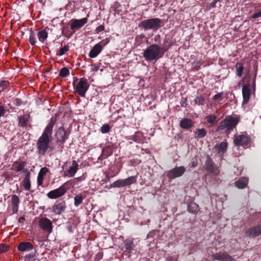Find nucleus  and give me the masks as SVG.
I'll use <instances>...</instances> for the list:
<instances>
[{"mask_svg": "<svg viewBox=\"0 0 261 261\" xmlns=\"http://www.w3.org/2000/svg\"><path fill=\"white\" fill-rule=\"evenodd\" d=\"M55 121V119L51 118L41 136L37 141V153L40 156L44 155L48 150L51 149L50 143L52 140L53 128Z\"/></svg>", "mask_w": 261, "mask_h": 261, "instance_id": "f257e3e1", "label": "nucleus"}, {"mask_svg": "<svg viewBox=\"0 0 261 261\" xmlns=\"http://www.w3.org/2000/svg\"><path fill=\"white\" fill-rule=\"evenodd\" d=\"M170 47V45L161 47L156 44H153L144 50L143 56L148 62H156L163 57L164 52L167 51Z\"/></svg>", "mask_w": 261, "mask_h": 261, "instance_id": "f03ea898", "label": "nucleus"}, {"mask_svg": "<svg viewBox=\"0 0 261 261\" xmlns=\"http://www.w3.org/2000/svg\"><path fill=\"white\" fill-rule=\"evenodd\" d=\"M73 86L75 92L80 96L85 97L86 93L88 90L90 85L87 80L81 78L79 80L77 77H73Z\"/></svg>", "mask_w": 261, "mask_h": 261, "instance_id": "7ed1b4c3", "label": "nucleus"}, {"mask_svg": "<svg viewBox=\"0 0 261 261\" xmlns=\"http://www.w3.org/2000/svg\"><path fill=\"white\" fill-rule=\"evenodd\" d=\"M239 120L240 119L238 117L227 116L220 122L217 130H223L225 128L227 131L231 130L236 126Z\"/></svg>", "mask_w": 261, "mask_h": 261, "instance_id": "20e7f679", "label": "nucleus"}, {"mask_svg": "<svg viewBox=\"0 0 261 261\" xmlns=\"http://www.w3.org/2000/svg\"><path fill=\"white\" fill-rule=\"evenodd\" d=\"M162 20L158 18H153L145 19L141 21L139 27L143 28L145 30H153L156 31L161 27Z\"/></svg>", "mask_w": 261, "mask_h": 261, "instance_id": "39448f33", "label": "nucleus"}, {"mask_svg": "<svg viewBox=\"0 0 261 261\" xmlns=\"http://www.w3.org/2000/svg\"><path fill=\"white\" fill-rule=\"evenodd\" d=\"M137 181L136 176H132L124 179H118L111 185V188H121L130 186Z\"/></svg>", "mask_w": 261, "mask_h": 261, "instance_id": "423d86ee", "label": "nucleus"}, {"mask_svg": "<svg viewBox=\"0 0 261 261\" xmlns=\"http://www.w3.org/2000/svg\"><path fill=\"white\" fill-rule=\"evenodd\" d=\"M55 136L56 139L57 143L61 147V148H63L64 143L68 138V134H67L64 127H59L56 133Z\"/></svg>", "mask_w": 261, "mask_h": 261, "instance_id": "0eeeda50", "label": "nucleus"}, {"mask_svg": "<svg viewBox=\"0 0 261 261\" xmlns=\"http://www.w3.org/2000/svg\"><path fill=\"white\" fill-rule=\"evenodd\" d=\"M67 183L62 185L59 188L49 191L47 194V197L50 199H56L63 196L67 192Z\"/></svg>", "mask_w": 261, "mask_h": 261, "instance_id": "6e6552de", "label": "nucleus"}, {"mask_svg": "<svg viewBox=\"0 0 261 261\" xmlns=\"http://www.w3.org/2000/svg\"><path fill=\"white\" fill-rule=\"evenodd\" d=\"M204 168L205 170L210 174L218 175L219 174L218 168L215 167V165L212 159L208 156L205 163Z\"/></svg>", "mask_w": 261, "mask_h": 261, "instance_id": "1a4fd4ad", "label": "nucleus"}, {"mask_svg": "<svg viewBox=\"0 0 261 261\" xmlns=\"http://www.w3.org/2000/svg\"><path fill=\"white\" fill-rule=\"evenodd\" d=\"M185 171L186 168L184 166H176L167 172V176L169 179H174L181 176Z\"/></svg>", "mask_w": 261, "mask_h": 261, "instance_id": "9d476101", "label": "nucleus"}, {"mask_svg": "<svg viewBox=\"0 0 261 261\" xmlns=\"http://www.w3.org/2000/svg\"><path fill=\"white\" fill-rule=\"evenodd\" d=\"M40 227L44 231L50 233L53 231L51 221L47 218H41L39 221Z\"/></svg>", "mask_w": 261, "mask_h": 261, "instance_id": "9b49d317", "label": "nucleus"}, {"mask_svg": "<svg viewBox=\"0 0 261 261\" xmlns=\"http://www.w3.org/2000/svg\"><path fill=\"white\" fill-rule=\"evenodd\" d=\"M212 257L214 260L219 261H236L234 258L226 252H219L214 254Z\"/></svg>", "mask_w": 261, "mask_h": 261, "instance_id": "f8f14e48", "label": "nucleus"}, {"mask_svg": "<svg viewBox=\"0 0 261 261\" xmlns=\"http://www.w3.org/2000/svg\"><path fill=\"white\" fill-rule=\"evenodd\" d=\"M114 151V145L113 144L108 143L102 149L101 154L98 158V160H102L108 158L111 155Z\"/></svg>", "mask_w": 261, "mask_h": 261, "instance_id": "ddd939ff", "label": "nucleus"}, {"mask_svg": "<svg viewBox=\"0 0 261 261\" xmlns=\"http://www.w3.org/2000/svg\"><path fill=\"white\" fill-rule=\"evenodd\" d=\"M245 233L247 237L250 238H255L261 235V224L248 229Z\"/></svg>", "mask_w": 261, "mask_h": 261, "instance_id": "4468645a", "label": "nucleus"}, {"mask_svg": "<svg viewBox=\"0 0 261 261\" xmlns=\"http://www.w3.org/2000/svg\"><path fill=\"white\" fill-rule=\"evenodd\" d=\"M25 166L26 162L19 159L13 163L11 169L12 170H14L16 172L22 171L23 175L24 171L28 170V169L25 168Z\"/></svg>", "mask_w": 261, "mask_h": 261, "instance_id": "2eb2a0df", "label": "nucleus"}, {"mask_svg": "<svg viewBox=\"0 0 261 261\" xmlns=\"http://www.w3.org/2000/svg\"><path fill=\"white\" fill-rule=\"evenodd\" d=\"M88 19L86 17L81 19H72L71 21V29L73 30V33H74L75 29H79L83 27L87 22Z\"/></svg>", "mask_w": 261, "mask_h": 261, "instance_id": "dca6fc26", "label": "nucleus"}, {"mask_svg": "<svg viewBox=\"0 0 261 261\" xmlns=\"http://www.w3.org/2000/svg\"><path fill=\"white\" fill-rule=\"evenodd\" d=\"M31 116L29 114H24L18 117V125L22 127H32L31 124Z\"/></svg>", "mask_w": 261, "mask_h": 261, "instance_id": "f3484780", "label": "nucleus"}, {"mask_svg": "<svg viewBox=\"0 0 261 261\" xmlns=\"http://www.w3.org/2000/svg\"><path fill=\"white\" fill-rule=\"evenodd\" d=\"M66 208L65 201L57 202L52 207V211L56 215H60L64 212Z\"/></svg>", "mask_w": 261, "mask_h": 261, "instance_id": "a211bd4d", "label": "nucleus"}, {"mask_svg": "<svg viewBox=\"0 0 261 261\" xmlns=\"http://www.w3.org/2000/svg\"><path fill=\"white\" fill-rule=\"evenodd\" d=\"M250 142V138L244 135H239L234 140V142L238 146H246Z\"/></svg>", "mask_w": 261, "mask_h": 261, "instance_id": "6ab92c4d", "label": "nucleus"}, {"mask_svg": "<svg viewBox=\"0 0 261 261\" xmlns=\"http://www.w3.org/2000/svg\"><path fill=\"white\" fill-rule=\"evenodd\" d=\"M23 175L24 177L22 181V184L25 190L30 191L31 187V184L30 180L31 173L29 170H24Z\"/></svg>", "mask_w": 261, "mask_h": 261, "instance_id": "aec40b11", "label": "nucleus"}, {"mask_svg": "<svg viewBox=\"0 0 261 261\" xmlns=\"http://www.w3.org/2000/svg\"><path fill=\"white\" fill-rule=\"evenodd\" d=\"M102 42L96 44L89 53V57L91 58H96L101 51L103 46L101 43Z\"/></svg>", "mask_w": 261, "mask_h": 261, "instance_id": "412c9836", "label": "nucleus"}, {"mask_svg": "<svg viewBox=\"0 0 261 261\" xmlns=\"http://www.w3.org/2000/svg\"><path fill=\"white\" fill-rule=\"evenodd\" d=\"M250 84L249 83L245 85L242 88V93L243 97V103L247 104L250 99V92L249 87Z\"/></svg>", "mask_w": 261, "mask_h": 261, "instance_id": "4be33fe9", "label": "nucleus"}, {"mask_svg": "<svg viewBox=\"0 0 261 261\" xmlns=\"http://www.w3.org/2000/svg\"><path fill=\"white\" fill-rule=\"evenodd\" d=\"M17 249L20 251H29L34 249V245L30 242H22L18 245Z\"/></svg>", "mask_w": 261, "mask_h": 261, "instance_id": "5701e85b", "label": "nucleus"}, {"mask_svg": "<svg viewBox=\"0 0 261 261\" xmlns=\"http://www.w3.org/2000/svg\"><path fill=\"white\" fill-rule=\"evenodd\" d=\"M214 148L218 154L223 155L225 153L227 148V143L226 142H222L219 144H216Z\"/></svg>", "mask_w": 261, "mask_h": 261, "instance_id": "b1692460", "label": "nucleus"}, {"mask_svg": "<svg viewBox=\"0 0 261 261\" xmlns=\"http://www.w3.org/2000/svg\"><path fill=\"white\" fill-rule=\"evenodd\" d=\"M194 125V122L190 119L184 118L180 121L179 126L185 129L191 128Z\"/></svg>", "mask_w": 261, "mask_h": 261, "instance_id": "393cba45", "label": "nucleus"}, {"mask_svg": "<svg viewBox=\"0 0 261 261\" xmlns=\"http://www.w3.org/2000/svg\"><path fill=\"white\" fill-rule=\"evenodd\" d=\"M49 29L46 27L44 29L40 30L37 33V37L40 42L43 43L48 37V31Z\"/></svg>", "mask_w": 261, "mask_h": 261, "instance_id": "a878e982", "label": "nucleus"}, {"mask_svg": "<svg viewBox=\"0 0 261 261\" xmlns=\"http://www.w3.org/2000/svg\"><path fill=\"white\" fill-rule=\"evenodd\" d=\"M79 165L75 161H72V165L69 169L65 172L66 176L69 175L70 177L73 176L78 170Z\"/></svg>", "mask_w": 261, "mask_h": 261, "instance_id": "bb28decb", "label": "nucleus"}, {"mask_svg": "<svg viewBox=\"0 0 261 261\" xmlns=\"http://www.w3.org/2000/svg\"><path fill=\"white\" fill-rule=\"evenodd\" d=\"M19 199L16 195H13L11 198V203L12 205V212L13 214L17 213L19 203Z\"/></svg>", "mask_w": 261, "mask_h": 261, "instance_id": "cd10ccee", "label": "nucleus"}, {"mask_svg": "<svg viewBox=\"0 0 261 261\" xmlns=\"http://www.w3.org/2000/svg\"><path fill=\"white\" fill-rule=\"evenodd\" d=\"M133 246L134 245L133 241L130 240H126L124 242V246L123 247L124 252L130 255V253H132Z\"/></svg>", "mask_w": 261, "mask_h": 261, "instance_id": "c85d7f7f", "label": "nucleus"}, {"mask_svg": "<svg viewBox=\"0 0 261 261\" xmlns=\"http://www.w3.org/2000/svg\"><path fill=\"white\" fill-rule=\"evenodd\" d=\"M207 132L205 128L197 129L194 133V138L195 139H202L206 136Z\"/></svg>", "mask_w": 261, "mask_h": 261, "instance_id": "c756f323", "label": "nucleus"}, {"mask_svg": "<svg viewBox=\"0 0 261 261\" xmlns=\"http://www.w3.org/2000/svg\"><path fill=\"white\" fill-rule=\"evenodd\" d=\"M248 184V180L246 178L241 179L234 182L235 186L239 189H244Z\"/></svg>", "mask_w": 261, "mask_h": 261, "instance_id": "7c9ffc66", "label": "nucleus"}, {"mask_svg": "<svg viewBox=\"0 0 261 261\" xmlns=\"http://www.w3.org/2000/svg\"><path fill=\"white\" fill-rule=\"evenodd\" d=\"M235 67L236 68V74L237 76L238 77H241L244 70L243 64L242 63L237 62Z\"/></svg>", "mask_w": 261, "mask_h": 261, "instance_id": "2f4dec72", "label": "nucleus"}, {"mask_svg": "<svg viewBox=\"0 0 261 261\" xmlns=\"http://www.w3.org/2000/svg\"><path fill=\"white\" fill-rule=\"evenodd\" d=\"M205 119L207 122L211 125H214L218 122V116L216 115H208L206 116Z\"/></svg>", "mask_w": 261, "mask_h": 261, "instance_id": "473e14b6", "label": "nucleus"}, {"mask_svg": "<svg viewBox=\"0 0 261 261\" xmlns=\"http://www.w3.org/2000/svg\"><path fill=\"white\" fill-rule=\"evenodd\" d=\"M135 137V142L137 143H142L144 141L143 134L139 131L135 132L134 134Z\"/></svg>", "mask_w": 261, "mask_h": 261, "instance_id": "72a5a7b5", "label": "nucleus"}, {"mask_svg": "<svg viewBox=\"0 0 261 261\" xmlns=\"http://www.w3.org/2000/svg\"><path fill=\"white\" fill-rule=\"evenodd\" d=\"M194 105L203 106L205 103V99L201 95H197L194 100Z\"/></svg>", "mask_w": 261, "mask_h": 261, "instance_id": "f704fd0d", "label": "nucleus"}, {"mask_svg": "<svg viewBox=\"0 0 261 261\" xmlns=\"http://www.w3.org/2000/svg\"><path fill=\"white\" fill-rule=\"evenodd\" d=\"M36 34L34 31L31 29L30 30L29 42L31 45L34 46L36 43Z\"/></svg>", "mask_w": 261, "mask_h": 261, "instance_id": "c9c22d12", "label": "nucleus"}, {"mask_svg": "<svg viewBox=\"0 0 261 261\" xmlns=\"http://www.w3.org/2000/svg\"><path fill=\"white\" fill-rule=\"evenodd\" d=\"M188 211L192 213H196L199 210L198 205L195 203H192L188 206Z\"/></svg>", "mask_w": 261, "mask_h": 261, "instance_id": "e433bc0d", "label": "nucleus"}, {"mask_svg": "<svg viewBox=\"0 0 261 261\" xmlns=\"http://www.w3.org/2000/svg\"><path fill=\"white\" fill-rule=\"evenodd\" d=\"M83 197L81 194H78L75 195L74 198V204L75 206H78L80 205L83 202Z\"/></svg>", "mask_w": 261, "mask_h": 261, "instance_id": "4c0bfd02", "label": "nucleus"}, {"mask_svg": "<svg viewBox=\"0 0 261 261\" xmlns=\"http://www.w3.org/2000/svg\"><path fill=\"white\" fill-rule=\"evenodd\" d=\"M69 73V69L67 67H63L60 70L59 76L61 77H65L68 76Z\"/></svg>", "mask_w": 261, "mask_h": 261, "instance_id": "58836bf2", "label": "nucleus"}, {"mask_svg": "<svg viewBox=\"0 0 261 261\" xmlns=\"http://www.w3.org/2000/svg\"><path fill=\"white\" fill-rule=\"evenodd\" d=\"M10 85V83L8 81H2L0 82V94L7 89Z\"/></svg>", "mask_w": 261, "mask_h": 261, "instance_id": "ea45409f", "label": "nucleus"}, {"mask_svg": "<svg viewBox=\"0 0 261 261\" xmlns=\"http://www.w3.org/2000/svg\"><path fill=\"white\" fill-rule=\"evenodd\" d=\"M69 49V47L68 45H66L64 47H61L59 51L57 54L58 56H61L65 54V53L67 52Z\"/></svg>", "mask_w": 261, "mask_h": 261, "instance_id": "a19ab883", "label": "nucleus"}, {"mask_svg": "<svg viewBox=\"0 0 261 261\" xmlns=\"http://www.w3.org/2000/svg\"><path fill=\"white\" fill-rule=\"evenodd\" d=\"M121 5L118 2H115L113 6L111 7V9L115 12L119 13L121 10L120 9Z\"/></svg>", "mask_w": 261, "mask_h": 261, "instance_id": "79ce46f5", "label": "nucleus"}, {"mask_svg": "<svg viewBox=\"0 0 261 261\" xmlns=\"http://www.w3.org/2000/svg\"><path fill=\"white\" fill-rule=\"evenodd\" d=\"M111 130V126L108 124H103L101 127V132L102 134L108 133Z\"/></svg>", "mask_w": 261, "mask_h": 261, "instance_id": "37998d69", "label": "nucleus"}, {"mask_svg": "<svg viewBox=\"0 0 261 261\" xmlns=\"http://www.w3.org/2000/svg\"><path fill=\"white\" fill-rule=\"evenodd\" d=\"M218 2H221V0H213V1L206 8L207 11L210 10L211 9L215 8L216 7V4Z\"/></svg>", "mask_w": 261, "mask_h": 261, "instance_id": "c03bdc74", "label": "nucleus"}, {"mask_svg": "<svg viewBox=\"0 0 261 261\" xmlns=\"http://www.w3.org/2000/svg\"><path fill=\"white\" fill-rule=\"evenodd\" d=\"M48 171V169L46 167H43L40 170L38 176L44 177Z\"/></svg>", "mask_w": 261, "mask_h": 261, "instance_id": "a18cd8bd", "label": "nucleus"}, {"mask_svg": "<svg viewBox=\"0 0 261 261\" xmlns=\"http://www.w3.org/2000/svg\"><path fill=\"white\" fill-rule=\"evenodd\" d=\"M180 104L182 107H188V103H187V98L182 97L180 99Z\"/></svg>", "mask_w": 261, "mask_h": 261, "instance_id": "49530a36", "label": "nucleus"}, {"mask_svg": "<svg viewBox=\"0 0 261 261\" xmlns=\"http://www.w3.org/2000/svg\"><path fill=\"white\" fill-rule=\"evenodd\" d=\"M103 252L102 251H99L95 256V260L99 261L103 257Z\"/></svg>", "mask_w": 261, "mask_h": 261, "instance_id": "de8ad7c7", "label": "nucleus"}, {"mask_svg": "<svg viewBox=\"0 0 261 261\" xmlns=\"http://www.w3.org/2000/svg\"><path fill=\"white\" fill-rule=\"evenodd\" d=\"M8 250V246L4 244H0V253L5 252Z\"/></svg>", "mask_w": 261, "mask_h": 261, "instance_id": "09e8293b", "label": "nucleus"}, {"mask_svg": "<svg viewBox=\"0 0 261 261\" xmlns=\"http://www.w3.org/2000/svg\"><path fill=\"white\" fill-rule=\"evenodd\" d=\"M223 95V93L222 92L218 93V94L215 95L213 96V99L214 100H219V99H221L222 98V97Z\"/></svg>", "mask_w": 261, "mask_h": 261, "instance_id": "8fccbe9b", "label": "nucleus"}, {"mask_svg": "<svg viewBox=\"0 0 261 261\" xmlns=\"http://www.w3.org/2000/svg\"><path fill=\"white\" fill-rule=\"evenodd\" d=\"M22 103V100L19 98H15L13 100V103L16 106H20Z\"/></svg>", "mask_w": 261, "mask_h": 261, "instance_id": "3c124183", "label": "nucleus"}, {"mask_svg": "<svg viewBox=\"0 0 261 261\" xmlns=\"http://www.w3.org/2000/svg\"><path fill=\"white\" fill-rule=\"evenodd\" d=\"M104 29L105 26L103 25H100L96 28L95 32L96 33H98L99 32L103 31Z\"/></svg>", "mask_w": 261, "mask_h": 261, "instance_id": "603ef678", "label": "nucleus"}, {"mask_svg": "<svg viewBox=\"0 0 261 261\" xmlns=\"http://www.w3.org/2000/svg\"><path fill=\"white\" fill-rule=\"evenodd\" d=\"M254 68L255 69V73L254 74V76H253V85L254 87L255 86V79H256V74H257V66L254 65Z\"/></svg>", "mask_w": 261, "mask_h": 261, "instance_id": "864d4df0", "label": "nucleus"}, {"mask_svg": "<svg viewBox=\"0 0 261 261\" xmlns=\"http://www.w3.org/2000/svg\"><path fill=\"white\" fill-rule=\"evenodd\" d=\"M44 177L38 176L37 184L38 186H41L43 181Z\"/></svg>", "mask_w": 261, "mask_h": 261, "instance_id": "5fc2aeb1", "label": "nucleus"}, {"mask_svg": "<svg viewBox=\"0 0 261 261\" xmlns=\"http://www.w3.org/2000/svg\"><path fill=\"white\" fill-rule=\"evenodd\" d=\"M261 16V11H258L256 13H255L254 14H253L252 15H251V18H253V19H255V18H257L259 17H260Z\"/></svg>", "mask_w": 261, "mask_h": 261, "instance_id": "6e6d98bb", "label": "nucleus"}, {"mask_svg": "<svg viewBox=\"0 0 261 261\" xmlns=\"http://www.w3.org/2000/svg\"><path fill=\"white\" fill-rule=\"evenodd\" d=\"M5 112L6 110L5 109V108L3 106L0 105V117L4 116Z\"/></svg>", "mask_w": 261, "mask_h": 261, "instance_id": "4d7b16f0", "label": "nucleus"}, {"mask_svg": "<svg viewBox=\"0 0 261 261\" xmlns=\"http://www.w3.org/2000/svg\"><path fill=\"white\" fill-rule=\"evenodd\" d=\"M198 165V163L197 161H193L191 162L190 166L192 168H194L196 167Z\"/></svg>", "mask_w": 261, "mask_h": 261, "instance_id": "13d9d810", "label": "nucleus"}, {"mask_svg": "<svg viewBox=\"0 0 261 261\" xmlns=\"http://www.w3.org/2000/svg\"><path fill=\"white\" fill-rule=\"evenodd\" d=\"M25 217L24 216H22V217H20L19 219H18V222L19 223H22V224H23L24 222L25 221Z\"/></svg>", "mask_w": 261, "mask_h": 261, "instance_id": "bf43d9fd", "label": "nucleus"}, {"mask_svg": "<svg viewBox=\"0 0 261 261\" xmlns=\"http://www.w3.org/2000/svg\"><path fill=\"white\" fill-rule=\"evenodd\" d=\"M160 35H156L154 38V40L155 42H160Z\"/></svg>", "mask_w": 261, "mask_h": 261, "instance_id": "052dcab7", "label": "nucleus"}, {"mask_svg": "<svg viewBox=\"0 0 261 261\" xmlns=\"http://www.w3.org/2000/svg\"><path fill=\"white\" fill-rule=\"evenodd\" d=\"M166 261H175L174 258L171 256H168L166 257Z\"/></svg>", "mask_w": 261, "mask_h": 261, "instance_id": "680f3d73", "label": "nucleus"}, {"mask_svg": "<svg viewBox=\"0 0 261 261\" xmlns=\"http://www.w3.org/2000/svg\"><path fill=\"white\" fill-rule=\"evenodd\" d=\"M168 40L167 39H165L164 41H163V47H164V46H166V47H168L169 45H170V46H171V44H169L168 46H167L166 44L167 43H168Z\"/></svg>", "mask_w": 261, "mask_h": 261, "instance_id": "e2e57ef3", "label": "nucleus"}, {"mask_svg": "<svg viewBox=\"0 0 261 261\" xmlns=\"http://www.w3.org/2000/svg\"><path fill=\"white\" fill-rule=\"evenodd\" d=\"M91 66H93V71H97L99 69V66H96L95 64H92Z\"/></svg>", "mask_w": 261, "mask_h": 261, "instance_id": "0e129e2a", "label": "nucleus"}, {"mask_svg": "<svg viewBox=\"0 0 261 261\" xmlns=\"http://www.w3.org/2000/svg\"><path fill=\"white\" fill-rule=\"evenodd\" d=\"M128 139H129V140H133L135 142V137H134V135H131L130 136H129L128 137Z\"/></svg>", "mask_w": 261, "mask_h": 261, "instance_id": "69168bd1", "label": "nucleus"}, {"mask_svg": "<svg viewBox=\"0 0 261 261\" xmlns=\"http://www.w3.org/2000/svg\"><path fill=\"white\" fill-rule=\"evenodd\" d=\"M246 77H248V78H250V71L249 70L248 71H247L246 73V76L245 78Z\"/></svg>", "mask_w": 261, "mask_h": 261, "instance_id": "338daca9", "label": "nucleus"}, {"mask_svg": "<svg viewBox=\"0 0 261 261\" xmlns=\"http://www.w3.org/2000/svg\"><path fill=\"white\" fill-rule=\"evenodd\" d=\"M244 83V80H241V81L239 82V85H240L242 84V83Z\"/></svg>", "mask_w": 261, "mask_h": 261, "instance_id": "774afa93", "label": "nucleus"}]
</instances>
